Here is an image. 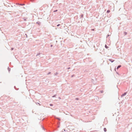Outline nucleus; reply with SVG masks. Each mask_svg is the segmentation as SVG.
Returning <instances> with one entry per match:
<instances>
[{
  "instance_id": "nucleus-30",
  "label": "nucleus",
  "mask_w": 132,
  "mask_h": 132,
  "mask_svg": "<svg viewBox=\"0 0 132 132\" xmlns=\"http://www.w3.org/2000/svg\"><path fill=\"white\" fill-rule=\"evenodd\" d=\"M70 69V67H68V68H67V69Z\"/></svg>"
},
{
  "instance_id": "nucleus-21",
  "label": "nucleus",
  "mask_w": 132,
  "mask_h": 132,
  "mask_svg": "<svg viewBox=\"0 0 132 132\" xmlns=\"http://www.w3.org/2000/svg\"><path fill=\"white\" fill-rule=\"evenodd\" d=\"M57 11V10H56L54 11V12H56Z\"/></svg>"
},
{
  "instance_id": "nucleus-19",
  "label": "nucleus",
  "mask_w": 132,
  "mask_h": 132,
  "mask_svg": "<svg viewBox=\"0 0 132 132\" xmlns=\"http://www.w3.org/2000/svg\"><path fill=\"white\" fill-rule=\"evenodd\" d=\"M101 93H102L103 92V90H101L100 91Z\"/></svg>"
},
{
  "instance_id": "nucleus-27",
  "label": "nucleus",
  "mask_w": 132,
  "mask_h": 132,
  "mask_svg": "<svg viewBox=\"0 0 132 132\" xmlns=\"http://www.w3.org/2000/svg\"><path fill=\"white\" fill-rule=\"evenodd\" d=\"M14 49V48H11V50L12 51V50H13V49Z\"/></svg>"
},
{
  "instance_id": "nucleus-14",
  "label": "nucleus",
  "mask_w": 132,
  "mask_h": 132,
  "mask_svg": "<svg viewBox=\"0 0 132 132\" xmlns=\"http://www.w3.org/2000/svg\"><path fill=\"white\" fill-rule=\"evenodd\" d=\"M58 74H59L58 73V72H56V73H55V75H58Z\"/></svg>"
},
{
  "instance_id": "nucleus-4",
  "label": "nucleus",
  "mask_w": 132,
  "mask_h": 132,
  "mask_svg": "<svg viewBox=\"0 0 132 132\" xmlns=\"http://www.w3.org/2000/svg\"><path fill=\"white\" fill-rule=\"evenodd\" d=\"M18 5L20 6H23L25 5L24 4L19 3Z\"/></svg>"
},
{
  "instance_id": "nucleus-2",
  "label": "nucleus",
  "mask_w": 132,
  "mask_h": 132,
  "mask_svg": "<svg viewBox=\"0 0 132 132\" xmlns=\"http://www.w3.org/2000/svg\"><path fill=\"white\" fill-rule=\"evenodd\" d=\"M109 60L111 61V62L112 63L114 61V60H113L112 59H109Z\"/></svg>"
},
{
  "instance_id": "nucleus-7",
  "label": "nucleus",
  "mask_w": 132,
  "mask_h": 132,
  "mask_svg": "<svg viewBox=\"0 0 132 132\" xmlns=\"http://www.w3.org/2000/svg\"><path fill=\"white\" fill-rule=\"evenodd\" d=\"M14 89L16 90H19V88H17L16 87H15V86H14Z\"/></svg>"
},
{
  "instance_id": "nucleus-20",
  "label": "nucleus",
  "mask_w": 132,
  "mask_h": 132,
  "mask_svg": "<svg viewBox=\"0 0 132 132\" xmlns=\"http://www.w3.org/2000/svg\"><path fill=\"white\" fill-rule=\"evenodd\" d=\"M79 98H76V100H79Z\"/></svg>"
},
{
  "instance_id": "nucleus-11",
  "label": "nucleus",
  "mask_w": 132,
  "mask_h": 132,
  "mask_svg": "<svg viewBox=\"0 0 132 132\" xmlns=\"http://www.w3.org/2000/svg\"><path fill=\"white\" fill-rule=\"evenodd\" d=\"M127 34V33L126 32H124V35H126Z\"/></svg>"
},
{
  "instance_id": "nucleus-5",
  "label": "nucleus",
  "mask_w": 132,
  "mask_h": 132,
  "mask_svg": "<svg viewBox=\"0 0 132 132\" xmlns=\"http://www.w3.org/2000/svg\"><path fill=\"white\" fill-rule=\"evenodd\" d=\"M121 65H118L117 68V69H118L119 68H120L121 67Z\"/></svg>"
},
{
  "instance_id": "nucleus-28",
  "label": "nucleus",
  "mask_w": 132,
  "mask_h": 132,
  "mask_svg": "<svg viewBox=\"0 0 132 132\" xmlns=\"http://www.w3.org/2000/svg\"><path fill=\"white\" fill-rule=\"evenodd\" d=\"M109 36V35H108L106 36V37L107 38Z\"/></svg>"
},
{
  "instance_id": "nucleus-22",
  "label": "nucleus",
  "mask_w": 132,
  "mask_h": 132,
  "mask_svg": "<svg viewBox=\"0 0 132 132\" xmlns=\"http://www.w3.org/2000/svg\"><path fill=\"white\" fill-rule=\"evenodd\" d=\"M60 25V24H58L57 25V26L59 27Z\"/></svg>"
},
{
  "instance_id": "nucleus-8",
  "label": "nucleus",
  "mask_w": 132,
  "mask_h": 132,
  "mask_svg": "<svg viewBox=\"0 0 132 132\" xmlns=\"http://www.w3.org/2000/svg\"><path fill=\"white\" fill-rule=\"evenodd\" d=\"M104 131L105 132H106V131H107L106 129V128H104Z\"/></svg>"
},
{
  "instance_id": "nucleus-26",
  "label": "nucleus",
  "mask_w": 132,
  "mask_h": 132,
  "mask_svg": "<svg viewBox=\"0 0 132 132\" xmlns=\"http://www.w3.org/2000/svg\"><path fill=\"white\" fill-rule=\"evenodd\" d=\"M53 46V45H52V44H51V45H50V47H52Z\"/></svg>"
},
{
  "instance_id": "nucleus-32",
  "label": "nucleus",
  "mask_w": 132,
  "mask_h": 132,
  "mask_svg": "<svg viewBox=\"0 0 132 132\" xmlns=\"http://www.w3.org/2000/svg\"><path fill=\"white\" fill-rule=\"evenodd\" d=\"M91 30L92 31H94V29H92Z\"/></svg>"
},
{
  "instance_id": "nucleus-1",
  "label": "nucleus",
  "mask_w": 132,
  "mask_h": 132,
  "mask_svg": "<svg viewBox=\"0 0 132 132\" xmlns=\"http://www.w3.org/2000/svg\"><path fill=\"white\" fill-rule=\"evenodd\" d=\"M127 92H124L123 94H122L121 96V97H123V96H125L126 94H127Z\"/></svg>"
},
{
  "instance_id": "nucleus-13",
  "label": "nucleus",
  "mask_w": 132,
  "mask_h": 132,
  "mask_svg": "<svg viewBox=\"0 0 132 132\" xmlns=\"http://www.w3.org/2000/svg\"><path fill=\"white\" fill-rule=\"evenodd\" d=\"M36 103L37 104H39V106H40L41 105V104H40L39 103H38V102H37V103Z\"/></svg>"
},
{
  "instance_id": "nucleus-12",
  "label": "nucleus",
  "mask_w": 132,
  "mask_h": 132,
  "mask_svg": "<svg viewBox=\"0 0 132 132\" xmlns=\"http://www.w3.org/2000/svg\"><path fill=\"white\" fill-rule=\"evenodd\" d=\"M105 47L106 48H108L109 47L107 46L106 44L105 45Z\"/></svg>"
},
{
  "instance_id": "nucleus-18",
  "label": "nucleus",
  "mask_w": 132,
  "mask_h": 132,
  "mask_svg": "<svg viewBox=\"0 0 132 132\" xmlns=\"http://www.w3.org/2000/svg\"><path fill=\"white\" fill-rule=\"evenodd\" d=\"M40 54V53H38V54H37L36 56H38Z\"/></svg>"
},
{
  "instance_id": "nucleus-23",
  "label": "nucleus",
  "mask_w": 132,
  "mask_h": 132,
  "mask_svg": "<svg viewBox=\"0 0 132 132\" xmlns=\"http://www.w3.org/2000/svg\"><path fill=\"white\" fill-rule=\"evenodd\" d=\"M51 73V72H48L47 74V75H49V74H50Z\"/></svg>"
},
{
  "instance_id": "nucleus-29",
  "label": "nucleus",
  "mask_w": 132,
  "mask_h": 132,
  "mask_svg": "<svg viewBox=\"0 0 132 132\" xmlns=\"http://www.w3.org/2000/svg\"><path fill=\"white\" fill-rule=\"evenodd\" d=\"M25 35L26 36V37H27V36L26 34H25Z\"/></svg>"
},
{
  "instance_id": "nucleus-3",
  "label": "nucleus",
  "mask_w": 132,
  "mask_h": 132,
  "mask_svg": "<svg viewBox=\"0 0 132 132\" xmlns=\"http://www.w3.org/2000/svg\"><path fill=\"white\" fill-rule=\"evenodd\" d=\"M36 24H38L39 25H40L41 24V22L39 21H38L36 23Z\"/></svg>"
},
{
  "instance_id": "nucleus-33",
  "label": "nucleus",
  "mask_w": 132,
  "mask_h": 132,
  "mask_svg": "<svg viewBox=\"0 0 132 132\" xmlns=\"http://www.w3.org/2000/svg\"><path fill=\"white\" fill-rule=\"evenodd\" d=\"M59 98L60 99V97H59Z\"/></svg>"
},
{
  "instance_id": "nucleus-24",
  "label": "nucleus",
  "mask_w": 132,
  "mask_h": 132,
  "mask_svg": "<svg viewBox=\"0 0 132 132\" xmlns=\"http://www.w3.org/2000/svg\"><path fill=\"white\" fill-rule=\"evenodd\" d=\"M114 70H115V71L117 73V74H119L117 72H116V68H115V69H114Z\"/></svg>"
},
{
  "instance_id": "nucleus-6",
  "label": "nucleus",
  "mask_w": 132,
  "mask_h": 132,
  "mask_svg": "<svg viewBox=\"0 0 132 132\" xmlns=\"http://www.w3.org/2000/svg\"><path fill=\"white\" fill-rule=\"evenodd\" d=\"M83 14H81V15H80V18H82L83 17Z\"/></svg>"
},
{
  "instance_id": "nucleus-25",
  "label": "nucleus",
  "mask_w": 132,
  "mask_h": 132,
  "mask_svg": "<svg viewBox=\"0 0 132 132\" xmlns=\"http://www.w3.org/2000/svg\"><path fill=\"white\" fill-rule=\"evenodd\" d=\"M75 76V75H72L71 76V77H74Z\"/></svg>"
},
{
  "instance_id": "nucleus-9",
  "label": "nucleus",
  "mask_w": 132,
  "mask_h": 132,
  "mask_svg": "<svg viewBox=\"0 0 132 132\" xmlns=\"http://www.w3.org/2000/svg\"><path fill=\"white\" fill-rule=\"evenodd\" d=\"M110 10H108L107 11V13H109L110 12Z\"/></svg>"
},
{
  "instance_id": "nucleus-10",
  "label": "nucleus",
  "mask_w": 132,
  "mask_h": 132,
  "mask_svg": "<svg viewBox=\"0 0 132 132\" xmlns=\"http://www.w3.org/2000/svg\"><path fill=\"white\" fill-rule=\"evenodd\" d=\"M7 69L9 72H10L11 70V69L9 67H8Z\"/></svg>"
},
{
  "instance_id": "nucleus-16",
  "label": "nucleus",
  "mask_w": 132,
  "mask_h": 132,
  "mask_svg": "<svg viewBox=\"0 0 132 132\" xmlns=\"http://www.w3.org/2000/svg\"><path fill=\"white\" fill-rule=\"evenodd\" d=\"M41 127H42L43 129L44 130H45V128H44V127L42 126H41Z\"/></svg>"
},
{
  "instance_id": "nucleus-15",
  "label": "nucleus",
  "mask_w": 132,
  "mask_h": 132,
  "mask_svg": "<svg viewBox=\"0 0 132 132\" xmlns=\"http://www.w3.org/2000/svg\"><path fill=\"white\" fill-rule=\"evenodd\" d=\"M56 95H54L52 96V97H55L56 96Z\"/></svg>"
},
{
  "instance_id": "nucleus-17",
  "label": "nucleus",
  "mask_w": 132,
  "mask_h": 132,
  "mask_svg": "<svg viewBox=\"0 0 132 132\" xmlns=\"http://www.w3.org/2000/svg\"><path fill=\"white\" fill-rule=\"evenodd\" d=\"M50 105L51 106H53V105L52 104H50Z\"/></svg>"
},
{
  "instance_id": "nucleus-31",
  "label": "nucleus",
  "mask_w": 132,
  "mask_h": 132,
  "mask_svg": "<svg viewBox=\"0 0 132 132\" xmlns=\"http://www.w3.org/2000/svg\"><path fill=\"white\" fill-rule=\"evenodd\" d=\"M11 62H10L9 63V65H11Z\"/></svg>"
}]
</instances>
